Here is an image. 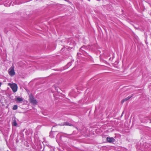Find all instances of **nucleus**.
<instances>
[{
	"label": "nucleus",
	"mask_w": 151,
	"mask_h": 151,
	"mask_svg": "<svg viewBox=\"0 0 151 151\" xmlns=\"http://www.w3.org/2000/svg\"><path fill=\"white\" fill-rule=\"evenodd\" d=\"M8 85V86H10L14 92H15L17 91V86L16 84L9 83Z\"/></svg>",
	"instance_id": "nucleus-1"
},
{
	"label": "nucleus",
	"mask_w": 151,
	"mask_h": 151,
	"mask_svg": "<svg viewBox=\"0 0 151 151\" xmlns=\"http://www.w3.org/2000/svg\"><path fill=\"white\" fill-rule=\"evenodd\" d=\"M29 101L31 103L34 105L36 104L37 103L36 99L32 95L29 96Z\"/></svg>",
	"instance_id": "nucleus-2"
},
{
	"label": "nucleus",
	"mask_w": 151,
	"mask_h": 151,
	"mask_svg": "<svg viewBox=\"0 0 151 151\" xmlns=\"http://www.w3.org/2000/svg\"><path fill=\"white\" fill-rule=\"evenodd\" d=\"M9 74L11 76H14L15 74L14 69V66H12L9 70Z\"/></svg>",
	"instance_id": "nucleus-3"
},
{
	"label": "nucleus",
	"mask_w": 151,
	"mask_h": 151,
	"mask_svg": "<svg viewBox=\"0 0 151 151\" xmlns=\"http://www.w3.org/2000/svg\"><path fill=\"white\" fill-rule=\"evenodd\" d=\"M106 140L109 143H113L114 142L115 139L113 137H107L106 138Z\"/></svg>",
	"instance_id": "nucleus-4"
},
{
	"label": "nucleus",
	"mask_w": 151,
	"mask_h": 151,
	"mask_svg": "<svg viewBox=\"0 0 151 151\" xmlns=\"http://www.w3.org/2000/svg\"><path fill=\"white\" fill-rule=\"evenodd\" d=\"M59 125L60 126L67 125L69 126H71L72 125L71 124L67 122H63L61 124H59Z\"/></svg>",
	"instance_id": "nucleus-5"
},
{
	"label": "nucleus",
	"mask_w": 151,
	"mask_h": 151,
	"mask_svg": "<svg viewBox=\"0 0 151 151\" xmlns=\"http://www.w3.org/2000/svg\"><path fill=\"white\" fill-rule=\"evenodd\" d=\"M132 96H129L126 98L123 99L121 101V103L122 104H123L124 102L127 101L131 97H132Z\"/></svg>",
	"instance_id": "nucleus-6"
},
{
	"label": "nucleus",
	"mask_w": 151,
	"mask_h": 151,
	"mask_svg": "<svg viewBox=\"0 0 151 151\" xmlns=\"http://www.w3.org/2000/svg\"><path fill=\"white\" fill-rule=\"evenodd\" d=\"M23 100V99H22L20 97H17L16 99H15V101L18 103H20V102L22 101Z\"/></svg>",
	"instance_id": "nucleus-7"
},
{
	"label": "nucleus",
	"mask_w": 151,
	"mask_h": 151,
	"mask_svg": "<svg viewBox=\"0 0 151 151\" xmlns=\"http://www.w3.org/2000/svg\"><path fill=\"white\" fill-rule=\"evenodd\" d=\"M12 124L14 126H16L17 125V124L16 121L15 119L13 120V122H12Z\"/></svg>",
	"instance_id": "nucleus-8"
},
{
	"label": "nucleus",
	"mask_w": 151,
	"mask_h": 151,
	"mask_svg": "<svg viewBox=\"0 0 151 151\" xmlns=\"http://www.w3.org/2000/svg\"><path fill=\"white\" fill-rule=\"evenodd\" d=\"M13 110H16L17 109V105H14L12 108Z\"/></svg>",
	"instance_id": "nucleus-9"
},
{
	"label": "nucleus",
	"mask_w": 151,
	"mask_h": 151,
	"mask_svg": "<svg viewBox=\"0 0 151 151\" xmlns=\"http://www.w3.org/2000/svg\"><path fill=\"white\" fill-rule=\"evenodd\" d=\"M72 65V62H69V63H68L67 65V67H70V66Z\"/></svg>",
	"instance_id": "nucleus-10"
},
{
	"label": "nucleus",
	"mask_w": 151,
	"mask_h": 151,
	"mask_svg": "<svg viewBox=\"0 0 151 151\" xmlns=\"http://www.w3.org/2000/svg\"><path fill=\"white\" fill-rule=\"evenodd\" d=\"M64 134L65 135L64 136L66 137H68V136H69V135H70V134Z\"/></svg>",
	"instance_id": "nucleus-11"
},
{
	"label": "nucleus",
	"mask_w": 151,
	"mask_h": 151,
	"mask_svg": "<svg viewBox=\"0 0 151 151\" xmlns=\"http://www.w3.org/2000/svg\"><path fill=\"white\" fill-rule=\"evenodd\" d=\"M83 47H81L80 48V50H83Z\"/></svg>",
	"instance_id": "nucleus-12"
}]
</instances>
